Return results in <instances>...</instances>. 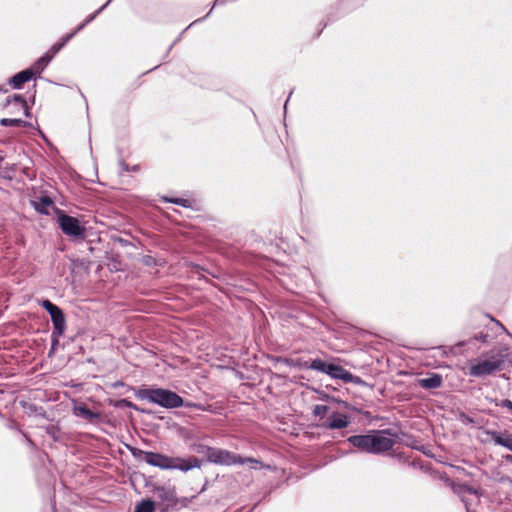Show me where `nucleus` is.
Returning a JSON list of instances; mask_svg holds the SVG:
<instances>
[{
    "label": "nucleus",
    "instance_id": "obj_1",
    "mask_svg": "<svg viewBox=\"0 0 512 512\" xmlns=\"http://www.w3.org/2000/svg\"><path fill=\"white\" fill-rule=\"evenodd\" d=\"M146 463L162 470H180L188 472L202 466V461L195 456L188 458L169 457L161 453L146 454Z\"/></svg>",
    "mask_w": 512,
    "mask_h": 512
},
{
    "label": "nucleus",
    "instance_id": "obj_2",
    "mask_svg": "<svg viewBox=\"0 0 512 512\" xmlns=\"http://www.w3.org/2000/svg\"><path fill=\"white\" fill-rule=\"evenodd\" d=\"M137 395L142 400H146L167 409L178 408L184 404L182 397L173 391L163 388L140 389Z\"/></svg>",
    "mask_w": 512,
    "mask_h": 512
},
{
    "label": "nucleus",
    "instance_id": "obj_3",
    "mask_svg": "<svg viewBox=\"0 0 512 512\" xmlns=\"http://www.w3.org/2000/svg\"><path fill=\"white\" fill-rule=\"evenodd\" d=\"M208 460L212 463L222 465L248 464L252 469H261L262 463L253 458H242L241 456L222 449H211L208 453Z\"/></svg>",
    "mask_w": 512,
    "mask_h": 512
},
{
    "label": "nucleus",
    "instance_id": "obj_4",
    "mask_svg": "<svg viewBox=\"0 0 512 512\" xmlns=\"http://www.w3.org/2000/svg\"><path fill=\"white\" fill-rule=\"evenodd\" d=\"M310 369L319 371L322 373H325L329 375L330 377L334 379H340L344 382H356L358 380V377H355L352 375L349 371L345 370L342 366L332 364V363H326L320 359H315L311 362Z\"/></svg>",
    "mask_w": 512,
    "mask_h": 512
},
{
    "label": "nucleus",
    "instance_id": "obj_5",
    "mask_svg": "<svg viewBox=\"0 0 512 512\" xmlns=\"http://www.w3.org/2000/svg\"><path fill=\"white\" fill-rule=\"evenodd\" d=\"M502 365V360L497 359L495 357H491L489 359H481L477 362L471 364L470 366V375L481 377L485 375H489L496 370H499Z\"/></svg>",
    "mask_w": 512,
    "mask_h": 512
},
{
    "label": "nucleus",
    "instance_id": "obj_6",
    "mask_svg": "<svg viewBox=\"0 0 512 512\" xmlns=\"http://www.w3.org/2000/svg\"><path fill=\"white\" fill-rule=\"evenodd\" d=\"M395 441L388 436L387 431H374L371 433L370 453L379 454L393 448Z\"/></svg>",
    "mask_w": 512,
    "mask_h": 512
},
{
    "label": "nucleus",
    "instance_id": "obj_7",
    "mask_svg": "<svg viewBox=\"0 0 512 512\" xmlns=\"http://www.w3.org/2000/svg\"><path fill=\"white\" fill-rule=\"evenodd\" d=\"M58 223L63 233L68 236H81L84 233V228L80 225L79 220L59 212Z\"/></svg>",
    "mask_w": 512,
    "mask_h": 512
},
{
    "label": "nucleus",
    "instance_id": "obj_8",
    "mask_svg": "<svg viewBox=\"0 0 512 512\" xmlns=\"http://www.w3.org/2000/svg\"><path fill=\"white\" fill-rule=\"evenodd\" d=\"M41 305L49 313L54 329L57 331V333L60 335L63 334L66 327V321L61 309L49 300L42 301Z\"/></svg>",
    "mask_w": 512,
    "mask_h": 512
},
{
    "label": "nucleus",
    "instance_id": "obj_9",
    "mask_svg": "<svg viewBox=\"0 0 512 512\" xmlns=\"http://www.w3.org/2000/svg\"><path fill=\"white\" fill-rule=\"evenodd\" d=\"M111 0H108L100 9H98L93 15L89 16L82 24H80L77 29L66 35L62 42L60 43H56L54 44L50 50L47 52L49 55H53V57L66 45V43L72 39L76 33H78L79 31H81L88 23H90L95 17L97 14H99L109 3H110Z\"/></svg>",
    "mask_w": 512,
    "mask_h": 512
},
{
    "label": "nucleus",
    "instance_id": "obj_10",
    "mask_svg": "<svg viewBox=\"0 0 512 512\" xmlns=\"http://www.w3.org/2000/svg\"><path fill=\"white\" fill-rule=\"evenodd\" d=\"M6 106L13 108L12 113L22 112L25 116L29 115V107L21 95L16 94L13 98L7 99Z\"/></svg>",
    "mask_w": 512,
    "mask_h": 512
},
{
    "label": "nucleus",
    "instance_id": "obj_11",
    "mask_svg": "<svg viewBox=\"0 0 512 512\" xmlns=\"http://www.w3.org/2000/svg\"><path fill=\"white\" fill-rule=\"evenodd\" d=\"M487 435L490 436L491 440L495 445L503 446L508 450L512 451V435L509 433L501 434L496 431H488Z\"/></svg>",
    "mask_w": 512,
    "mask_h": 512
},
{
    "label": "nucleus",
    "instance_id": "obj_12",
    "mask_svg": "<svg viewBox=\"0 0 512 512\" xmlns=\"http://www.w3.org/2000/svg\"><path fill=\"white\" fill-rule=\"evenodd\" d=\"M348 442L354 447L370 453L371 433L367 435H355L348 438Z\"/></svg>",
    "mask_w": 512,
    "mask_h": 512
},
{
    "label": "nucleus",
    "instance_id": "obj_13",
    "mask_svg": "<svg viewBox=\"0 0 512 512\" xmlns=\"http://www.w3.org/2000/svg\"><path fill=\"white\" fill-rule=\"evenodd\" d=\"M350 421L347 415L340 413H333L329 417V422L325 424L330 429H342L349 425Z\"/></svg>",
    "mask_w": 512,
    "mask_h": 512
},
{
    "label": "nucleus",
    "instance_id": "obj_14",
    "mask_svg": "<svg viewBox=\"0 0 512 512\" xmlns=\"http://www.w3.org/2000/svg\"><path fill=\"white\" fill-rule=\"evenodd\" d=\"M33 78V70H23L10 79V84L15 89H20L22 85Z\"/></svg>",
    "mask_w": 512,
    "mask_h": 512
},
{
    "label": "nucleus",
    "instance_id": "obj_15",
    "mask_svg": "<svg viewBox=\"0 0 512 512\" xmlns=\"http://www.w3.org/2000/svg\"><path fill=\"white\" fill-rule=\"evenodd\" d=\"M53 205V201L51 200L50 197L48 196H44V197H41L39 198L38 200L36 201H33V206L34 208L42 213V214H45V215H48L49 214V208Z\"/></svg>",
    "mask_w": 512,
    "mask_h": 512
},
{
    "label": "nucleus",
    "instance_id": "obj_16",
    "mask_svg": "<svg viewBox=\"0 0 512 512\" xmlns=\"http://www.w3.org/2000/svg\"><path fill=\"white\" fill-rule=\"evenodd\" d=\"M442 384L441 376L434 374L428 378H423L419 380V385L425 389H434L440 387Z\"/></svg>",
    "mask_w": 512,
    "mask_h": 512
},
{
    "label": "nucleus",
    "instance_id": "obj_17",
    "mask_svg": "<svg viewBox=\"0 0 512 512\" xmlns=\"http://www.w3.org/2000/svg\"><path fill=\"white\" fill-rule=\"evenodd\" d=\"M53 55H49L46 53L44 56L40 57L30 68L29 70H33V76L35 74H40L46 66L49 64V62L52 60Z\"/></svg>",
    "mask_w": 512,
    "mask_h": 512
},
{
    "label": "nucleus",
    "instance_id": "obj_18",
    "mask_svg": "<svg viewBox=\"0 0 512 512\" xmlns=\"http://www.w3.org/2000/svg\"><path fill=\"white\" fill-rule=\"evenodd\" d=\"M74 413L76 416L82 417L86 420L93 421L99 418V413L93 412L87 408L85 405H79L74 408Z\"/></svg>",
    "mask_w": 512,
    "mask_h": 512
},
{
    "label": "nucleus",
    "instance_id": "obj_19",
    "mask_svg": "<svg viewBox=\"0 0 512 512\" xmlns=\"http://www.w3.org/2000/svg\"><path fill=\"white\" fill-rule=\"evenodd\" d=\"M155 508V502L150 499H146L142 500L135 506L134 512H154Z\"/></svg>",
    "mask_w": 512,
    "mask_h": 512
},
{
    "label": "nucleus",
    "instance_id": "obj_20",
    "mask_svg": "<svg viewBox=\"0 0 512 512\" xmlns=\"http://www.w3.org/2000/svg\"><path fill=\"white\" fill-rule=\"evenodd\" d=\"M2 126H21L25 125V122L19 118H3L0 120Z\"/></svg>",
    "mask_w": 512,
    "mask_h": 512
},
{
    "label": "nucleus",
    "instance_id": "obj_21",
    "mask_svg": "<svg viewBox=\"0 0 512 512\" xmlns=\"http://www.w3.org/2000/svg\"><path fill=\"white\" fill-rule=\"evenodd\" d=\"M132 455L137 458L144 460L146 462V454H150L149 451H143L141 449L133 448L131 449Z\"/></svg>",
    "mask_w": 512,
    "mask_h": 512
},
{
    "label": "nucleus",
    "instance_id": "obj_22",
    "mask_svg": "<svg viewBox=\"0 0 512 512\" xmlns=\"http://www.w3.org/2000/svg\"><path fill=\"white\" fill-rule=\"evenodd\" d=\"M328 411V407L325 405H316L313 409L315 416H324Z\"/></svg>",
    "mask_w": 512,
    "mask_h": 512
},
{
    "label": "nucleus",
    "instance_id": "obj_23",
    "mask_svg": "<svg viewBox=\"0 0 512 512\" xmlns=\"http://www.w3.org/2000/svg\"><path fill=\"white\" fill-rule=\"evenodd\" d=\"M167 201L175 203V204H178V205H181L183 207H188L189 206V201L186 200V199L176 198V199H167Z\"/></svg>",
    "mask_w": 512,
    "mask_h": 512
},
{
    "label": "nucleus",
    "instance_id": "obj_24",
    "mask_svg": "<svg viewBox=\"0 0 512 512\" xmlns=\"http://www.w3.org/2000/svg\"><path fill=\"white\" fill-rule=\"evenodd\" d=\"M497 405L507 408L509 411L512 412V401L508 399L501 400Z\"/></svg>",
    "mask_w": 512,
    "mask_h": 512
},
{
    "label": "nucleus",
    "instance_id": "obj_25",
    "mask_svg": "<svg viewBox=\"0 0 512 512\" xmlns=\"http://www.w3.org/2000/svg\"><path fill=\"white\" fill-rule=\"evenodd\" d=\"M228 0H215V3H214V6H217V5H223L227 2Z\"/></svg>",
    "mask_w": 512,
    "mask_h": 512
},
{
    "label": "nucleus",
    "instance_id": "obj_26",
    "mask_svg": "<svg viewBox=\"0 0 512 512\" xmlns=\"http://www.w3.org/2000/svg\"><path fill=\"white\" fill-rule=\"evenodd\" d=\"M2 160H3L2 157H0V163L2 162Z\"/></svg>",
    "mask_w": 512,
    "mask_h": 512
}]
</instances>
